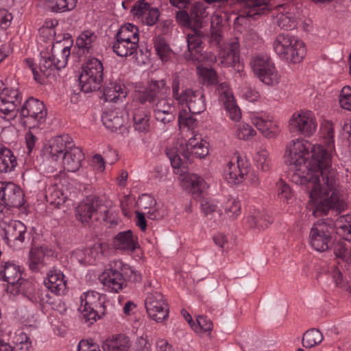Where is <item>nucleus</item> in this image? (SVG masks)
Here are the masks:
<instances>
[{
  "label": "nucleus",
  "instance_id": "f257e3e1",
  "mask_svg": "<svg viewBox=\"0 0 351 351\" xmlns=\"http://www.w3.org/2000/svg\"><path fill=\"white\" fill-rule=\"evenodd\" d=\"M324 150L304 139L291 141L286 147L285 162L291 166V180L304 186L309 196L310 210L315 217L340 209L342 203L337 191V171L324 165Z\"/></svg>",
  "mask_w": 351,
  "mask_h": 351
},
{
  "label": "nucleus",
  "instance_id": "f03ea898",
  "mask_svg": "<svg viewBox=\"0 0 351 351\" xmlns=\"http://www.w3.org/2000/svg\"><path fill=\"white\" fill-rule=\"evenodd\" d=\"M99 279L108 291L118 293L126 287L127 282L136 283L141 281V276L121 260H114L110 262L109 268Z\"/></svg>",
  "mask_w": 351,
  "mask_h": 351
},
{
  "label": "nucleus",
  "instance_id": "7ed1b4c3",
  "mask_svg": "<svg viewBox=\"0 0 351 351\" xmlns=\"http://www.w3.org/2000/svg\"><path fill=\"white\" fill-rule=\"evenodd\" d=\"M223 19L219 14H213L211 17L210 34L204 29L192 28V34L187 36L188 51L184 53V58L186 60H193L195 58L193 52L199 53L202 50V40L207 39L213 46L219 45L221 39Z\"/></svg>",
  "mask_w": 351,
  "mask_h": 351
},
{
  "label": "nucleus",
  "instance_id": "20e7f679",
  "mask_svg": "<svg viewBox=\"0 0 351 351\" xmlns=\"http://www.w3.org/2000/svg\"><path fill=\"white\" fill-rule=\"evenodd\" d=\"M166 152L172 167L176 169L186 164L191 156L204 158L208 154V149L206 141H203L200 137H195L190 138L186 145L167 149Z\"/></svg>",
  "mask_w": 351,
  "mask_h": 351
},
{
  "label": "nucleus",
  "instance_id": "39448f33",
  "mask_svg": "<svg viewBox=\"0 0 351 351\" xmlns=\"http://www.w3.org/2000/svg\"><path fill=\"white\" fill-rule=\"evenodd\" d=\"M273 47L280 58L293 63L300 62L306 55L304 43L289 34H279L273 43Z\"/></svg>",
  "mask_w": 351,
  "mask_h": 351
},
{
  "label": "nucleus",
  "instance_id": "423d86ee",
  "mask_svg": "<svg viewBox=\"0 0 351 351\" xmlns=\"http://www.w3.org/2000/svg\"><path fill=\"white\" fill-rule=\"evenodd\" d=\"M333 220L325 219L317 221L312 226L309 234L311 246L317 252L328 250L333 243Z\"/></svg>",
  "mask_w": 351,
  "mask_h": 351
},
{
  "label": "nucleus",
  "instance_id": "0eeeda50",
  "mask_svg": "<svg viewBox=\"0 0 351 351\" xmlns=\"http://www.w3.org/2000/svg\"><path fill=\"white\" fill-rule=\"evenodd\" d=\"M0 280L8 282L7 291L12 295L24 292L29 284L21 277L19 266L10 261L0 263Z\"/></svg>",
  "mask_w": 351,
  "mask_h": 351
},
{
  "label": "nucleus",
  "instance_id": "6e6552de",
  "mask_svg": "<svg viewBox=\"0 0 351 351\" xmlns=\"http://www.w3.org/2000/svg\"><path fill=\"white\" fill-rule=\"evenodd\" d=\"M250 65L254 74L265 84L275 86L279 83L280 76L268 56L258 55L252 58Z\"/></svg>",
  "mask_w": 351,
  "mask_h": 351
},
{
  "label": "nucleus",
  "instance_id": "1a4fd4ad",
  "mask_svg": "<svg viewBox=\"0 0 351 351\" xmlns=\"http://www.w3.org/2000/svg\"><path fill=\"white\" fill-rule=\"evenodd\" d=\"M23 124L29 128L38 127L45 121L47 109L38 99L30 97L27 99L19 110Z\"/></svg>",
  "mask_w": 351,
  "mask_h": 351
},
{
  "label": "nucleus",
  "instance_id": "9d476101",
  "mask_svg": "<svg viewBox=\"0 0 351 351\" xmlns=\"http://www.w3.org/2000/svg\"><path fill=\"white\" fill-rule=\"evenodd\" d=\"M109 210L106 206L103 205L96 197L87 198L82 202L77 208V218L82 223H88L95 217L99 218L98 215L106 220Z\"/></svg>",
  "mask_w": 351,
  "mask_h": 351
},
{
  "label": "nucleus",
  "instance_id": "9b49d317",
  "mask_svg": "<svg viewBox=\"0 0 351 351\" xmlns=\"http://www.w3.org/2000/svg\"><path fill=\"white\" fill-rule=\"evenodd\" d=\"M148 315L155 322L160 323L169 316L168 304L159 292L149 294L145 301Z\"/></svg>",
  "mask_w": 351,
  "mask_h": 351
},
{
  "label": "nucleus",
  "instance_id": "f8f14e48",
  "mask_svg": "<svg viewBox=\"0 0 351 351\" xmlns=\"http://www.w3.org/2000/svg\"><path fill=\"white\" fill-rule=\"evenodd\" d=\"M317 128V123L313 114L310 112L295 113L289 120L291 132L300 133L304 136H311Z\"/></svg>",
  "mask_w": 351,
  "mask_h": 351
},
{
  "label": "nucleus",
  "instance_id": "ddd939ff",
  "mask_svg": "<svg viewBox=\"0 0 351 351\" xmlns=\"http://www.w3.org/2000/svg\"><path fill=\"white\" fill-rule=\"evenodd\" d=\"M220 64L225 67H232L238 72L243 70L239 63V43L237 40L225 43L220 46L219 51Z\"/></svg>",
  "mask_w": 351,
  "mask_h": 351
},
{
  "label": "nucleus",
  "instance_id": "4468645a",
  "mask_svg": "<svg viewBox=\"0 0 351 351\" xmlns=\"http://www.w3.org/2000/svg\"><path fill=\"white\" fill-rule=\"evenodd\" d=\"M80 305L78 311L81 313L82 317L86 322L96 321L99 317L96 308L100 305V295L99 293L91 291L83 293L80 298Z\"/></svg>",
  "mask_w": 351,
  "mask_h": 351
},
{
  "label": "nucleus",
  "instance_id": "2eb2a0df",
  "mask_svg": "<svg viewBox=\"0 0 351 351\" xmlns=\"http://www.w3.org/2000/svg\"><path fill=\"white\" fill-rule=\"evenodd\" d=\"M169 87L167 86L166 80L162 79L159 80H152L148 86L143 90L139 91L136 97L141 104H145L146 102L151 103L160 97L169 96Z\"/></svg>",
  "mask_w": 351,
  "mask_h": 351
},
{
  "label": "nucleus",
  "instance_id": "dca6fc26",
  "mask_svg": "<svg viewBox=\"0 0 351 351\" xmlns=\"http://www.w3.org/2000/svg\"><path fill=\"white\" fill-rule=\"evenodd\" d=\"M22 97L15 89H9L0 80V115H8L14 112L21 105Z\"/></svg>",
  "mask_w": 351,
  "mask_h": 351
},
{
  "label": "nucleus",
  "instance_id": "f3484780",
  "mask_svg": "<svg viewBox=\"0 0 351 351\" xmlns=\"http://www.w3.org/2000/svg\"><path fill=\"white\" fill-rule=\"evenodd\" d=\"M237 158V165L229 161L223 169L225 179L233 184L241 182L250 171V162L239 156Z\"/></svg>",
  "mask_w": 351,
  "mask_h": 351
},
{
  "label": "nucleus",
  "instance_id": "a211bd4d",
  "mask_svg": "<svg viewBox=\"0 0 351 351\" xmlns=\"http://www.w3.org/2000/svg\"><path fill=\"white\" fill-rule=\"evenodd\" d=\"M0 199L8 206L19 208L24 204L23 192L13 182H0Z\"/></svg>",
  "mask_w": 351,
  "mask_h": 351
},
{
  "label": "nucleus",
  "instance_id": "6ab92c4d",
  "mask_svg": "<svg viewBox=\"0 0 351 351\" xmlns=\"http://www.w3.org/2000/svg\"><path fill=\"white\" fill-rule=\"evenodd\" d=\"M72 142L71 137L67 135H60L54 137L48 146L45 147L44 154L52 161L62 158L64 154L71 148Z\"/></svg>",
  "mask_w": 351,
  "mask_h": 351
},
{
  "label": "nucleus",
  "instance_id": "aec40b11",
  "mask_svg": "<svg viewBox=\"0 0 351 351\" xmlns=\"http://www.w3.org/2000/svg\"><path fill=\"white\" fill-rule=\"evenodd\" d=\"M321 136L324 140V145H320L324 150V165L325 167L333 169L332 167V153L334 152V128L330 122H326L321 126Z\"/></svg>",
  "mask_w": 351,
  "mask_h": 351
},
{
  "label": "nucleus",
  "instance_id": "412c9836",
  "mask_svg": "<svg viewBox=\"0 0 351 351\" xmlns=\"http://www.w3.org/2000/svg\"><path fill=\"white\" fill-rule=\"evenodd\" d=\"M218 90L220 95L219 99L230 118L234 121H239L241 117V113L236 104L232 93L226 84H221Z\"/></svg>",
  "mask_w": 351,
  "mask_h": 351
},
{
  "label": "nucleus",
  "instance_id": "4be33fe9",
  "mask_svg": "<svg viewBox=\"0 0 351 351\" xmlns=\"http://www.w3.org/2000/svg\"><path fill=\"white\" fill-rule=\"evenodd\" d=\"M45 286L56 295L64 293L66 287V280L63 273L57 269L50 270L44 280Z\"/></svg>",
  "mask_w": 351,
  "mask_h": 351
},
{
  "label": "nucleus",
  "instance_id": "5701e85b",
  "mask_svg": "<svg viewBox=\"0 0 351 351\" xmlns=\"http://www.w3.org/2000/svg\"><path fill=\"white\" fill-rule=\"evenodd\" d=\"M132 346L130 338L125 334H116L102 343L104 351H130Z\"/></svg>",
  "mask_w": 351,
  "mask_h": 351
},
{
  "label": "nucleus",
  "instance_id": "b1692460",
  "mask_svg": "<svg viewBox=\"0 0 351 351\" xmlns=\"http://www.w3.org/2000/svg\"><path fill=\"white\" fill-rule=\"evenodd\" d=\"M101 97L105 101L117 102L122 100L127 96V90L125 86L116 81L109 80L105 84L102 90Z\"/></svg>",
  "mask_w": 351,
  "mask_h": 351
},
{
  "label": "nucleus",
  "instance_id": "393cba45",
  "mask_svg": "<svg viewBox=\"0 0 351 351\" xmlns=\"http://www.w3.org/2000/svg\"><path fill=\"white\" fill-rule=\"evenodd\" d=\"M245 10L240 14L241 17H251L256 19V16L264 14L265 11L273 9V5L268 3L267 0H245Z\"/></svg>",
  "mask_w": 351,
  "mask_h": 351
},
{
  "label": "nucleus",
  "instance_id": "a878e982",
  "mask_svg": "<svg viewBox=\"0 0 351 351\" xmlns=\"http://www.w3.org/2000/svg\"><path fill=\"white\" fill-rule=\"evenodd\" d=\"M182 104L187 106L191 114H200L206 110L204 95L199 90H191L185 96Z\"/></svg>",
  "mask_w": 351,
  "mask_h": 351
},
{
  "label": "nucleus",
  "instance_id": "bb28decb",
  "mask_svg": "<svg viewBox=\"0 0 351 351\" xmlns=\"http://www.w3.org/2000/svg\"><path fill=\"white\" fill-rule=\"evenodd\" d=\"M84 158V156L82 150L79 147H73L72 145L63 155L64 167L68 171L75 172L80 169Z\"/></svg>",
  "mask_w": 351,
  "mask_h": 351
},
{
  "label": "nucleus",
  "instance_id": "cd10ccee",
  "mask_svg": "<svg viewBox=\"0 0 351 351\" xmlns=\"http://www.w3.org/2000/svg\"><path fill=\"white\" fill-rule=\"evenodd\" d=\"M113 245L117 250L128 252H133L138 247L136 238L130 230L118 233L114 237Z\"/></svg>",
  "mask_w": 351,
  "mask_h": 351
},
{
  "label": "nucleus",
  "instance_id": "c85d7f7f",
  "mask_svg": "<svg viewBox=\"0 0 351 351\" xmlns=\"http://www.w3.org/2000/svg\"><path fill=\"white\" fill-rule=\"evenodd\" d=\"M102 122L106 128L112 132L117 131L124 125L123 111L119 108L106 111L102 115Z\"/></svg>",
  "mask_w": 351,
  "mask_h": 351
},
{
  "label": "nucleus",
  "instance_id": "c756f323",
  "mask_svg": "<svg viewBox=\"0 0 351 351\" xmlns=\"http://www.w3.org/2000/svg\"><path fill=\"white\" fill-rule=\"evenodd\" d=\"M70 46H65L61 41L53 44L51 48V57L55 60L57 70H60L67 64L68 58L70 56Z\"/></svg>",
  "mask_w": 351,
  "mask_h": 351
},
{
  "label": "nucleus",
  "instance_id": "7c9ffc66",
  "mask_svg": "<svg viewBox=\"0 0 351 351\" xmlns=\"http://www.w3.org/2000/svg\"><path fill=\"white\" fill-rule=\"evenodd\" d=\"M16 165V158L13 152L0 144V173H10L14 170Z\"/></svg>",
  "mask_w": 351,
  "mask_h": 351
},
{
  "label": "nucleus",
  "instance_id": "2f4dec72",
  "mask_svg": "<svg viewBox=\"0 0 351 351\" xmlns=\"http://www.w3.org/2000/svg\"><path fill=\"white\" fill-rule=\"evenodd\" d=\"M133 122L135 130L147 132L150 128V115L143 107L135 108L133 112Z\"/></svg>",
  "mask_w": 351,
  "mask_h": 351
},
{
  "label": "nucleus",
  "instance_id": "473e14b6",
  "mask_svg": "<svg viewBox=\"0 0 351 351\" xmlns=\"http://www.w3.org/2000/svg\"><path fill=\"white\" fill-rule=\"evenodd\" d=\"M138 44L132 41L125 40L115 36L113 44V51L119 56L127 57L136 53Z\"/></svg>",
  "mask_w": 351,
  "mask_h": 351
},
{
  "label": "nucleus",
  "instance_id": "72a5a7b5",
  "mask_svg": "<svg viewBox=\"0 0 351 351\" xmlns=\"http://www.w3.org/2000/svg\"><path fill=\"white\" fill-rule=\"evenodd\" d=\"M97 38V36L94 32L88 30L84 31L77 37L76 45L83 54L92 53Z\"/></svg>",
  "mask_w": 351,
  "mask_h": 351
},
{
  "label": "nucleus",
  "instance_id": "f704fd0d",
  "mask_svg": "<svg viewBox=\"0 0 351 351\" xmlns=\"http://www.w3.org/2000/svg\"><path fill=\"white\" fill-rule=\"evenodd\" d=\"M252 122L257 130L266 138H271L276 136L277 127L271 121L259 117H254L252 118Z\"/></svg>",
  "mask_w": 351,
  "mask_h": 351
},
{
  "label": "nucleus",
  "instance_id": "c9c22d12",
  "mask_svg": "<svg viewBox=\"0 0 351 351\" xmlns=\"http://www.w3.org/2000/svg\"><path fill=\"white\" fill-rule=\"evenodd\" d=\"M271 221V217L264 210L254 211L248 218L250 226L258 230L267 228Z\"/></svg>",
  "mask_w": 351,
  "mask_h": 351
},
{
  "label": "nucleus",
  "instance_id": "e433bc0d",
  "mask_svg": "<svg viewBox=\"0 0 351 351\" xmlns=\"http://www.w3.org/2000/svg\"><path fill=\"white\" fill-rule=\"evenodd\" d=\"M191 17L192 20V28L204 29L203 19L207 16L206 8L202 3H195L190 10Z\"/></svg>",
  "mask_w": 351,
  "mask_h": 351
},
{
  "label": "nucleus",
  "instance_id": "4c0bfd02",
  "mask_svg": "<svg viewBox=\"0 0 351 351\" xmlns=\"http://www.w3.org/2000/svg\"><path fill=\"white\" fill-rule=\"evenodd\" d=\"M116 36L119 38L128 41L134 42L138 44L139 42V31L138 28L132 24L126 23L121 26Z\"/></svg>",
  "mask_w": 351,
  "mask_h": 351
},
{
  "label": "nucleus",
  "instance_id": "58836bf2",
  "mask_svg": "<svg viewBox=\"0 0 351 351\" xmlns=\"http://www.w3.org/2000/svg\"><path fill=\"white\" fill-rule=\"evenodd\" d=\"M181 81V79L177 73H175L173 75L171 82V91L173 99L176 100L179 104H182L185 99V96L188 94L191 88H184L182 86Z\"/></svg>",
  "mask_w": 351,
  "mask_h": 351
},
{
  "label": "nucleus",
  "instance_id": "ea45409f",
  "mask_svg": "<svg viewBox=\"0 0 351 351\" xmlns=\"http://www.w3.org/2000/svg\"><path fill=\"white\" fill-rule=\"evenodd\" d=\"M103 78H96L95 76L81 73L79 77L80 85L82 91L90 93L95 91L100 88Z\"/></svg>",
  "mask_w": 351,
  "mask_h": 351
},
{
  "label": "nucleus",
  "instance_id": "a19ab883",
  "mask_svg": "<svg viewBox=\"0 0 351 351\" xmlns=\"http://www.w3.org/2000/svg\"><path fill=\"white\" fill-rule=\"evenodd\" d=\"M82 69V73L95 76L96 78H103V64L97 58H93L88 60L83 65Z\"/></svg>",
  "mask_w": 351,
  "mask_h": 351
},
{
  "label": "nucleus",
  "instance_id": "79ce46f5",
  "mask_svg": "<svg viewBox=\"0 0 351 351\" xmlns=\"http://www.w3.org/2000/svg\"><path fill=\"white\" fill-rule=\"evenodd\" d=\"M45 252L43 247L32 248L29 251L28 264L32 271H38L43 266Z\"/></svg>",
  "mask_w": 351,
  "mask_h": 351
},
{
  "label": "nucleus",
  "instance_id": "37998d69",
  "mask_svg": "<svg viewBox=\"0 0 351 351\" xmlns=\"http://www.w3.org/2000/svg\"><path fill=\"white\" fill-rule=\"evenodd\" d=\"M5 234L12 237L14 241L23 243L26 234V226L19 221H15L10 223Z\"/></svg>",
  "mask_w": 351,
  "mask_h": 351
},
{
  "label": "nucleus",
  "instance_id": "c03bdc74",
  "mask_svg": "<svg viewBox=\"0 0 351 351\" xmlns=\"http://www.w3.org/2000/svg\"><path fill=\"white\" fill-rule=\"evenodd\" d=\"M41 59L39 63L40 72L46 77L50 76L55 70H57L55 60L47 52H40Z\"/></svg>",
  "mask_w": 351,
  "mask_h": 351
},
{
  "label": "nucleus",
  "instance_id": "a18cd8bd",
  "mask_svg": "<svg viewBox=\"0 0 351 351\" xmlns=\"http://www.w3.org/2000/svg\"><path fill=\"white\" fill-rule=\"evenodd\" d=\"M323 340L322 332L315 328L306 331L302 337V345L305 348H311L320 343Z\"/></svg>",
  "mask_w": 351,
  "mask_h": 351
},
{
  "label": "nucleus",
  "instance_id": "49530a36",
  "mask_svg": "<svg viewBox=\"0 0 351 351\" xmlns=\"http://www.w3.org/2000/svg\"><path fill=\"white\" fill-rule=\"evenodd\" d=\"M184 180L191 186L193 193H202L207 188L206 182L197 174L188 173L184 176Z\"/></svg>",
  "mask_w": 351,
  "mask_h": 351
},
{
  "label": "nucleus",
  "instance_id": "de8ad7c7",
  "mask_svg": "<svg viewBox=\"0 0 351 351\" xmlns=\"http://www.w3.org/2000/svg\"><path fill=\"white\" fill-rule=\"evenodd\" d=\"M154 49L157 55L162 60H167L169 53L170 47L162 36H158L154 39Z\"/></svg>",
  "mask_w": 351,
  "mask_h": 351
},
{
  "label": "nucleus",
  "instance_id": "09e8293b",
  "mask_svg": "<svg viewBox=\"0 0 351 351\" xmlns=\"http://www.w3.org/2000/svg\"><path fill=\"white\" fill-rule=\"evenodd\" d=\"M255 162L258 169L263 171H267L271 168V160L269 157V152L264 148L257 151L255 156Z\"/></svg>",
  "mask_w": 351,
  "mask_h": 351
},
{
  "label": "nucleus",
  "instance_id": "8fccbe9b",
  "mask_svg": "<svg viewBox=\"0 0 351 351\" xmlns=\"http://www.w3.org/2000/svg\"><path fill=\"white\" fill-rule=\"evenodd\" d=\"M149 104L152 105L153 113L167 110H175L176 108L173 99L169 96L160 97Z\"/></svg>",
  "mask_w": 351,
  "mask_h": 351
},
{
  "label": "nucleus",
  "instance_id": "3c124183",
  "mask_svg": "<svg viewBox=\"0 0 351 351\" xmlns=\"http://www.w3.org/2000/svg\"><path fill=\"white\" fill-rule=\"evenodd\" d=\"M53 12L71 10L76 6L77 0H47Z\"/></svg>",
  "mask_w": 351,
  "mask_h": 351
},
{
  "label": "nucleus",
  "instance_id": "603ef678",
  "mask_svg": "<svg viewBox=\"0 0 351 351\" xmlns=\"http://www.w3.org/2000/svg\"><path fill=\"white\" fill-rule=\"evenodd\" d=\"M236 136L242 140H249L256 134V132L247 123H239L236 125Z\"/></svg>",
  "mask_w": 351,
  "mask_h": 351
},
{
  "label": "nucleus",
  "instance_id": "864d4df0",
  "mask_svg": "<svg viewBox=\"0 0 351 351\" xmlns=\"http://www.w3.org/2000/svg\"><path fill=\"white\" fill-rule=\"evenodd\" d=\"M197 323L193 322L191 328L196 332H210L213 329V323L210 319L206 316L199 315L196 318Z\"/></svg>",
  "mask_w": 351,
  "mask_h": 351
},
{
  "label": "nucleus",
  "instance_id": "5fc2aeb1",
  "mask_svg": "<svg viewBox=\"0 0 351 351\" xmlns=\"http://www.w3.org/2000/svg\"><path fill=\"white\" fill-rule=\"evenodd\" d=\"M276 23L282 29H291L296 27L295 19L288 13H279L276 16Z\"/></svg>",
  "mask_w": 351,
  "mask_h": 351
},
{
  "label": "nucleus",
  "instance_id": "6e6d98bb",
  "mask_svg": "<svg viewBox=\"0 0 351 351\" xmlns=\"http://www.w3.org/2000/svg\"><path fill=\"white\" fill-rule=\"evenodd\" d=\"M155 119L163 125H167L173 122L176 119V109L167 110L154 113Z\"/></svg>",
  "mask_w": 351,
  "mask_h": 351
},
{
  "label": "nucleus",
  "instance_id": "4d7b16f0",
  "mask_svg": "<svg viewBox=\"0 0 351 351\" xmlns=\"http://www.w3.org/2000/svg\"><path fill=\"white\" fill-rule=\"evenodd\" d=\"M202 210L206 217H209L214 213L221 215V211L217 209V206L215 201L208 199H202L200 202Z\"/></svg>",
  "mask_w": 351,
  "mask_h": 351
},
{
  "label": "nucleus",
  "instance_id": "13d9d810",
  "mask_svg": "<svg viewBox=\"0 0 351 351\" xmlns=\"http://www.w3.org/2000/svg\"><path fill=\"white\" fill-rule=\"evenodd\" d=\"M277 187L278 197L289 204L293 197V193L290 186L282 180H280V182L277 183Z\"/></svg>",
  "mask_w": 351,
  "mask_h": 351
},
{
  "label": "nucleus",
  "instance_id": "bf43d9fd",
  "mask_svg": "<svg viewBox=\"0 0 351 351\" xmlns=\"http://www.w3.org/2000/svg\"><path fill=\"white\" fill-rule=\"evenodd\" d=\"M340 106L347 110L351 111V87L344 86L339 95Z\"/></svg>",
  "mask_w": 351,
  "mask_h": 351
},
{
  "label": "nucleus",
  "instance_id": "052dcab7",
  "mask_svg": "<svg viewBox=\"0 0 351 351\" xmlns=\"http://www.w3.org/2000/svg\"><path fill=\"white\" fill-rule=\"evenodd\" d=\"M241 204L235 199L229 200L225 207L226 214L230 218H236L240 214Z\"/></svg>",
  "mask_w": 351,
  "mask_h": 351
},
{
  "label": "nucleus",
  "instance_id": "680f3d73",
  "mask_svg": "<svg viewBox=\"0 0 351 351\" xmlns=\"http://www.w3.org/2000/svg\"><path fill=\"white\" fill-rule=\"evenodd\" d=\"M149 8V5L147 3L145 2L144 0H141L133 5L131 12L134 16H137L141 20Z\"/></svg>",
  "mask_w": 351,
  "mask_h": 351
},
{
  "label": "nucleus",
  "instance_id": "e2e57ef3",
  "mask_svg": "<svg viewBox=\"0 0 351 351\" xmlns=\"http://www.w3.org/2000/svg\"><path fill=\"white\" fill-rule=\"evenodd\" d=\"M178 11L176 14V19L178 23L184 27H187L192 29V20L191 14H189L186 11L184 10Z\"/></svg>",
  "mask_w": 351,
  "mask_h": 351
},
{
  "label": "nucleus",
  "instance_id": "0e129e2a",
  "mask_svg": "<svg viewBox=\"0 0 351 351\" xmlns=\"http://www.w3.org/2000/svg\"><path fill=\"white\" fill-rule=\"evenodd\" d=\"M159 17V12L156 8H151L145 13L144 16L141 19L143 23H145L147 25H154Z\"/></svg>",
  "mask_w": 351,
  "mask_h": 351
},
{
  "label": "nucleus",
  "instance_id": "69168bd1",
  "mask_svg": "<svg viewBox=\"0 0 351 351\" xmlns=\"http://www.w3.org/2000/svg\"><path fill=\"white\" fill-rule=\"evenodd\" d=\"M332 244H334L333 252L335 255L337 257L341 258L346 261L348 251V246L346 245V243L339 241L335 243H333Z\"/></svg>",
  "mask_w": 351,
  "mask_h": 351
},
{
  "label": "nucleus",
  "instance_id": "338daca9",
  "mask_svg": "<svg viewBox=\"0 0 351 351\" xmlns=\"http://www.w3.org/2000/svg\"><path fill=\"white\" fill-rule=\"evenodd\" d=\"M132 351H151V345L147 339L139 337L134 344Z\"/></svg>",
  "mask_w": 351,
  "mask_h": 351
},
{
  "label": "nucleus",
  "instance_id": "774afa93",
  "mask_svg": "<svg viewBox=\"0 0 351 351\" xmlns=\"http://www.w3.org/2000/svg\"><path fill=\"white\" fill-rule=\"evenodd\" d=\"M77 351H101L99 346L92 340H82L77 346Z\"/></svg>",
  "mask_w": 351,
  "mask_h": 351
}]
</instances>
